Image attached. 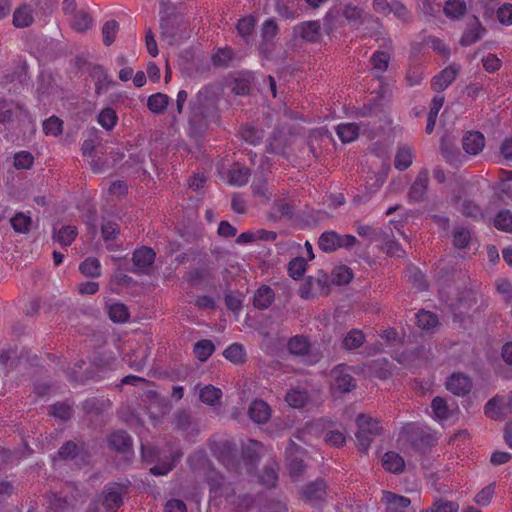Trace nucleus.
Segmentation results:
<instances>
[{
    "mask_svg": "<svg viewBox=\"0 0 512 512\" xmlns=\"http://www.w3.org/2000/svg\"><path fill=\"white\" fill-rule=\"evenodd\" d=\"M50 414L62 421H68L72 416V407L64 402H58L51 406Z\"/></svg>",
    "mask_w": 512,
    "mask_h": 512,
    "instance_id": "obj_62",
    "label": "nucleus"
},
{
    "mask_svg": "<svg viewBox=\"0 0 512 512\" xmlns=\"http://www.w3.org/2000/svg\"><path fill=\"white\" fill-rule=\"evenodd\" d=\"M93 362L100 372L112 371L118 366V360L112 352H105L95 356Z\"/></svg>",
    "mask_w": 512,
    "mask_h": 512,
    "instance_id": "obj_36",
    "label": "nucleus"
},
{
    "mask_svg": "<svg viewBox=\"0 0 512 512\" xmlns=\"http://www.w3.org/2000/svg\"><path fill=\"white\" fill-rule=\"evenodd\" d=\"M287 348L293 355L304 356L310 349V343L308 338L304 336H294L289 339Z\"/></svg>",
    "mask_w": 512,
    "mask_h": 512,
    "instance_id": "obj_39",
    "label": "nucleus"
},
{
    "mask_svg": "<svg viewBox=\"0 0 512 512\" xmlns=\"http://www.w3.org/2000/svg\"><path fill=\"white\" fill-rule=\"evenodd\" d=\"M110 319L115 323L126 322L129 318L127 307L123 303H113L108 308Z\"/></svg>",
    "mask_w": 512,
    "mask_h": 512,
    "instance_id": "obj_54",
    "label": "nucleus"
},
{
    "mask_svg": "<svg viewBox=\"0 0 512 512\" xmlns=\"http://www.w3.org/2000/svg\"><path fill=\"white\" fill-rule=\"evenodd\" d=\"M256 22V18L252 15L245 16L238 20L236 25L237 32L246 43H248V38L254 31Z\"/></svg>",
    "mask_w": 512,
    "mask_h": 512,
    "instance_id": "obj_45",
    "label": "nucleus"
},
{
    "mask_svg": "<svg viewBox=\"0 0 512 512\" xmlns=\"http://www.w3.org/2000/svg\"><path fill=\"white\" fill-rule=\"evenodd\" d=\"M412 160H413L412 150L409 147H401L398 149L396 156H395V160H394L395 168L400 171H404L408 167H410V165L412 164Z\"/></svg>",
    "mask_w": 512,
    "mask_h": 512,
    "instance_id": "obj_50",
    "label": "nucleus"
},
{
    "mask_svg": "<svg viewBox=\"0 0 512 512\" xmlns=\"http://www.w3.org/2000/svg\"><path fill=\"white\" fill-rule=\"evenodd\" d=\"M326 496V484L323 480H316L302 489V498L313 507H319Z\"/></svg>",
    "mask_w": 512,
    "mask_h": 512,
    "instance_id": "obj_13",
    "label": "nucleus"
},
{
    "mask_svg": "<svg viewBox=\"0 0 512 512\" xmlns=\"http://www.w3.org/2000/svg\"><path fill=\"white\" fill-rule=\"evenodd\" d=\"M309 400L308 392L304 389L292 388L285 396L286 403L292 408H303Z\"/></svg>",
    "mask_w": 512,
    "mask_h": 512,
    "instance_id": "obj_31",
    "label": "nucleus"
},
{
    "mask_svg": "<svg viewBox=\"0 0 512 512\" xmlns=\"http://www.w3.org/2000/svg\"><path fill=\"white\" fill-rule=\"evenodd\" d=\"M432 437L426 433L420 424L415 422L406 423L399 432V441L418 447L421 444L428 445Z\"/></svg>",
    "mask_w": 512,
    "mask_h": 512,
    "instance_id": "obj_8",
    "label": "nucleus"
},
{
    "mask_svg": "<svg viewBox=\"0 0 512 512\" xmlns=\"http://www.w3.org/2000/svg\"><path fill=\"white\" fill-rule=\"evenodd\" d=\"M343 17L352 26H359L365 17V10L352 3L345 5L343 9Z\"/></svg>",
    "mask_w": 512,
    "mask_h": 512,
    "instance_id": "obj_37",
    "label": "nucleus"
},
{
    "mask_svg": "<svg viewBox=\"0 0 512 512\" xmlns=\"http://www.w3.org/2000/svg\"><path fill=\"white\" fill-rule=\"evenodd\" d=\"M365 341V335L362 330L352 329L343 339V347L347 350L359 348Z\"/></svg>",
    "mask_w": 512,
    "mask_h": 512,
    "instance_id": "obj_49",
    "label": "nucleus"
},
{
    "mask_svg": "<svg viewBox=\"0 0 512 512\" xmlns=\"http://www.w3.org/2000/svg\"><path fill=\"white\" fill-rule=\"evenodd\" d=\"M382 502L386 505V512H405L411 504L409 498L390 491L383 492Z\"/></svg>",
    "mask_w": 512,
    "mask_h": 512,
    "instance_id": "obj_22",
    "label": "nucleus"
},
{
    "mask_svg": "<svg viewBox=\"0 0 512 512\" xmlns=\"http://www.w3.org/2000/svg\"><path fill=\"white\" fill-rule=\"evenodd\" d=\"M182 455V452L178 450L172 452L166 460H159L156 465L150 469V473L155 476L167 475L175 467Z\"/></svg>",
    "mask_w": 512,
    "mask_h": 512,
    "instance_id": "obj_25",
    "label": "nucleus"
},
{
    "mask_svg": "<svg viewBox=\"0 0 512 512\" xmlns=\"http://www.w3.org/2000/svg\"><path fill=\"white\" fill-rule=\"evenodd\" d=\"M58 456L63 460H73L77 465L89 463L87 451L84 450L82 445L78 446L73 441H67L63 444L58 451Z\"/></svg>",
    "mask_w": 512,
    "mask_h": 512,
    "instance_id": "obj_12",
    "label": "nucleus"
},
{
    "mask_svg": "<svg viewBox=\"0 0 512 512\" xmlns=\"http://www.w3.org/2000/svg\"><path fill=\"white\" fill-rule=\"evenodd\" d=\"M169 102L170 98L168 95L158 92L148 97L147 107L154 114H162Z\"/></svg>",
    "mask_w": 512,
    "mask_h": 512,
    "instance_id": "obj_34",
    "label": "nucleus"
},
{
    "mask_svg": "<svg viewBox=\"0 0 512 512\" xmlns=\"http://www.w3.org/2000/svg\"><path fill=\"white\" fill-rule=\"evenodd\" d=\"M462 146L467 154L477 155L485 147V137L481 132L469 131L463 136Z\"/></svg>",
    "mask_w": 512,
    "mask_h": 512,
    "instance_id": "obj_20",
    "label": "nucleus"
},
{
    "mask_svg": "<svg viewBox=\"0 0 512 512\" xmlns=\"http://www.w3.org/2000/svg\"><path fill=\"white\" fill-rule=\"evenodd\" d=\"M21 109L18 104L12 101L0 100V123L8 124L12 121L16 110Z\"/></svg>",
    "mask_w": 512,
    "mask_h": 512,
    "instance_id": "obj_55",
    "label": "nucleus"
},
{
    "mask_svg": "<svg viewBox=\"0 0 512 512\" xmlns=\"http://www.w3.org/2000/svg\"><path fill=\"white\" fill-rule=\"evenodd\" d=\"M156 257L155 251L147 246L137 248L132 257V261L137 271L147 273Z\"/></svg>",
    "mask_w": 512,
    "mask_h": 512,
    "instance_id": "obj_14",
    "label": "nucleus"
},
{
    "mask_svg": "<svg viewBox=\"0 0 512 512\" xmlns=\"http://www.w3.org/2000/svg\"><path fill=\"white\" fill-rule=\"evenodd\" d=\"M278 481V464L275 461L267 463L259 476V482L267 487H275Z\"/></svg>",
    "mask_w": 512,
    "mask_h": 512,
    "instance_id": "obj_30",
    "label": "nucleus"
},
{
    "mask_svg": "<svg viewBox=\"0 0 512 512\" xmlns=\"http://www.w3.org/2000/svg\"><path fill=\"white\" fill-rule=\"evenodd\" d=\"M331 376L333 379L331 389L334 393H348L355 388V381L352 375L348 372V367L339 365L335 367Z\"/></svg>",
    "mask_w": 512,
    "mask_h": 512,
    "instance_id": "obj_11",
    "label": "nucleus"
},
{
    "mask_svg": "<svg viewBox=\"0 0 512 512\" xmlns=\"http://www.w3.org/2000/svg\"><path fill=\"white\" fill-rule=\"evenodd\" d=\"M224 357L234 364L242 363L245 360V351L241 344L233 343L223 352Z\"/></svg>",
    "mask_w": 512,
    "mask_h": 512,
    "instance_id": "obj_53",
    "label": "nucleus"
},
{
    "mask_svg": "<svg viewBox=\"0 0 512 512\" xmlns=\"http://www.w3.org/2000/svg\"><path fill=\"white\" fill-rule=\"evenodd\" d=\"M358 243L355 236L351 234H339L336 231H324L318 240L319 248L325 253H332L341 248L351 249Z\"/></svg>",
    "mask_w": 512,
    "mask_h": 512,
    "instance_id": "obj_6",
    "label": "nucleus"
},
{
    "mask_svg": "<svg viewBox=\"0 0 512 512\" xmlns=\"http://www.w3.org/2000/svg\"><path fill=\"white\" fill-rule=\"evenodd\" d=\"M209 448L212 455L221 462L228 471L236 474L255 473L260 455L264 449L261 442L249 439L242 445L241 457H237L236 445L224 437H212L209 439Z\"/></svg>",
    "mask_w": 512,
    "mask_h": 512,
    "instance_id": "obj_1",
    "label": "nucleus"
},
{
    "mask_svg": "<svg viewBox=\"0 0 512 512\" xmlns=\"http://www.w3.org/2000/svg\"><path fill=\"white\" fill-rule=\"evenodd\" d=\"M495 493V483H491L481 489L474 497V502L482 507L488 506Z\"/></svg>",
    "mask_w": 512,
    "mask_h": 512,
    "instance_id": "obj_59",
    "label": "nucleus"
},
{
    "mask_svg": "<svg viewBox=\"0 0 512 512\" xmlns=\"http://www.w3.org/2000/svg\"><path fill=\"white\" fill-rule=\"evenodd\" d=\"M78 234L77 228L72 225L63 226L54 234V240L61 246L67 247L72 244Z\"/></svg>",
    "mask_w": 512,
    "mask_h": 512,
    "instance_id": "obj_44",
    "label": "nucleus"
},
{
    "mask_svg": "<svg viewBox=\"0 0 512 512\" xmlns=\"http://www.w3.org/2000/svg\"><path fill=\"white\" fill-rule=\"evenodd\" d=\"M336 133L343 143H350L358 138L359 126L355 123H341L336 127Z\"/></svg>",
    "mask_w": 512,
    "mask_h": 512,
    "instance_id": "obj_32",
    "label": "nucleus"
},
{
    "mask_svg": "<svg viewBox=\"0 0 512 512\" xmlns=\"http://www.w3.org/2000/svg\"><path fill=\"white\" fill-rule=\"evenodd\" d=\"M10 222L16 232L25 233L29 230L31 218L23 213H17L11 218Z\"/></svg>",
    "mask_w": 512,
    "mask_h": 512,
    "instance_id": "obj_63",
    "label": "nucleus"
},
{
    "mask_svg": "<svg viewBox=\"0 0 512 512\" xmlns=\"http://www.w3.org/2000/svg\"><path fill=\"white\" fill-rule=\"evenodd\" d=\"M278 33V25L274 19H267L261 27V36L263 42H271Z\"/></svg>",
    "mask_w": 512,
    "mask_h": 512,
    "instance_id": "obj_64",
    "label": "nucleus"
},
{
    "mask_svg": "<svg viewBox=\"0 0 512 512\" xmlns=\"http://www.w3.org/2000/svg\"><path fill=\"white\" fill-rule=\"evenodd\" d=\"M321 26L319 21H304L297 24L294 34L306 42H316L320 37Z\"/></svg>",
    "mask_w": 512,
    "mask_h": 512,
    "instance_id": "obj_17",
    "label": "nucleus"
},
{
    "mask_svg": "<svg viewBox=\"0 0 512 512\" xmlns=\"http://www.w3.org/2000/svg\"><path fill=\"white\" fill-rule=\"evenodd\" d=\"M275 300V292L268 285H261L254 293L253 306L259 310L268 309Z\"/></svg>",
    "mask_w": 512,
    "mask_h": 512,
    "instance_id": "obj_24",
    "label": "nucleus"
},
{
    "mask_svg": "<svg viewBox=\"0 0 512 512\" xmlns=\"http://www.w3.org/2000/svg\"><path fill=\"white\" fill-rule=\"evenodd\" d=\"M446 388L456 396H465L470 392L472 382L462 373H453L446 381Z\"/></svg>",
    "mask_w": 512,
    "mask_h": 512,
    "instance_id": "obj_15",
    "label": "nucleus"
},
{
    "mask_svg": "<svg viewBox=\"0 0 512 512\" xmlns=\"http://www.w3.org/2000/svg\"><path fill=\"white\" fill-rule=\"evenodd\" d=\"M219 96L220 88L214 85L202 87L189 103L190 118L192 125L207 126L211 122L219 121Z\"/></svg>",
    "mask_w": 512,
    "mask_h": 512,
    "instance_id": "obj_2",
    "label": "nucleus"
},
{
    "mask_svg": "<svg viewBox=\"0 0 512 512\" xmlns=\"http://www.w3.org/2000/svg\"><path fill=\"white\" fill-rule=\"evenodd\" d=\"M353 278L352 270L345 266L341 265L335 267L331 273V282L335 285L342 286L350 283Z\"/></svg>",
    "mask_w": 512,
    "mask_h": 512,
    "instance_id": "obj_46",
    "label": "nucleus"
},
{
    "mask_svg": "<svg viewBox=\"0 0 512 512\" xmlns=\"http://www.w3.org/2000/svg\"><path fill=\"white\" fill-rule=\"evenodd\" d=\"M432 415L439 423H444L452 416V411L449 409L447 402L442 397H435L431 402Z\"/></svg>",
    "mask_w": 512,
    "mask_h": 512,
    "instance_id": "obj_29",
    "label": "nucleus"
},
{
    "mask_svg": "<svg viewBox=\"0 0 512 512\" xmlns=\"http://www.w3.org/2000/svg\"><path fill=\"white\" fill-rule=\"evenodd\" d=\"M428 181H429L428 171L427 170L420 171L409 190L408 195H409V199L412 202H419L424 199V197L427 193Z\"/></svg>",
    "mask_w": 512,
    "mask_h": 512,
    "instance_id": "obj_21",
    "label": "nucleus"
},
{
    "mask_svg": "<svg viewBox=\"0 0 512 512\" xmlns=\"http://www.w3.org/2000/svg\"><path fill=\"white\" fill-rule=\"evenodd\" d=\"M71 16V27L77 32H85L92 25V18L85 9H79Z\"/></svg>",
    "mask_w": 512,
    "mask_h": 512,
    "instance_id": "obj_33",
    "label": "nucleus"
},
{
    "mask_svg": "<svg viewBox=\"0 0 512 512\" xmlns=\"http://www.w3.org/2000/svg\"><path fill=\"white\" fill-rule=\"evenodd\" d=\"M222 391L221 389L213 386V385H206L204 386L199 393V397L201 402L214 406L216 405L220 399L222 398Z\"/></svg>",
    "mask_w": 512,
    "mask_h": 512,
    "instance_id": "obj_41",
    "label": "nucleus"
},
{
    "mask_svg": "<svg viewBox=\"0 0 512 512\" xmlns=\"http://www.w3.org/2000/svg\"><path fill=\"white\" fill-rule=\"evenodd\" d=\"M98 124L107 131L112 130L117 122L118 116L114 109L106 107L100 111L97 117Z\"/></svg>",
    "mask_w": 512,
    "mask_h": 512,
    "instance_id": "obj_43",
    "label": "nucleus"
},
{
    "mask_svg": "<svg viewBox=\"0 0 512 512\" xmlns=\"http://www.w3.org/2000/svg\"><path fill=\"white\" fill-rule=\"evenodd\" d=\"M33 9L29 4H22L13 14V25L17 28H25L33 23Z\"/></svg>",
    "mask_w": 512,
    "mask_h": 512,
    "instance_id": "obj_27",
    "label": "nucleus"
},
{
    "mask_svg": "<svg viewBox=\"0 0 512 512\" xmlns=\"http://www.w3.org/2000/svg\"><path fill=\"white\" fill-rule=\"evenodd\" d=\"M356 423L358 427L357 446L363 453H367L374 437L381 434L382 426L378 419L365 414L358 415Z\"/></svg>",
    "mask_w": 512,
    "mask_h": 512,
    "instance_id": "obj_4",
    "label": "nucleus"
},
{
    "mask_svg": "<svg viewBox=\"0 0 512 512\" xmlns=\"http://www.w3.org/2000/svg\"><path fill=\"white\" fill-rule=\"evenodd\" d=\"M240 137L247 143L257 145L264 136L263 130L257 129L251 125L242 126L239 131Z\"/></svg>",
    "mask_w": 512,
    "mask_h": 512,
    "instance_id": "obj_48",
    "label": "nucleus"
},
{
    "mask_svg": "<svg viewBox=\"0 0 512 512\" xmlns=\"http://www.w3.org/2000/svg\"><path fill=\"white\" fill-rule=\"evenodd\" d=\"M209 485V501L215 506H231L237 511L248 508L252 503L250 495L237 496L230 483H226L221 473L210 470L206 477Z\"/></svg>",
    "mask_w": 512,
    "mask_h": 512,
    "instance_id": "obj_3",
    "label": "nucleus"
},
{
    "mask_svg": "<svg viewBox=\"0 0 512 512\" xmlns=\"http://www.w3.org/2000/svg\"><path fill=\"white\" fill-rule=\"evenodd\" d=\"M494 225L498 230L511 232L512 231V212L504 209L497 213L494 219Z\"/></svg>",
    "mask_w": 512,
    "mask_h": 512,
    "instance_id": "obj_56",
    "label": "nucleus"
},
{
    "mask_svg": "<svg viewBox=\"0 0 512 512\" xmlns=\"http://www.w3.org/2000/svg\"><path fill=\"white\" fill-rule=\"evenodd\" d=\"M444 104L443 96H435L430 105V111L427 116V124H426V133L431 134L434 131V127L436 124V120L439 114L440 109Z\"/></svg>",
    "mask_w": 512,
    "mask_h": 512,
    "instance_id": "obj_35",
    "label": "nucleus"
},
{
    "mask_svg": "<svg viewBox=\"0 0 512 512\" xmlns=\"http://www.w3.org/2000/svg\"><path fill=\"white\" fill-rule=\"evenodd\" d=\"M306 261L302 257L292 259L288 264V273L294 280H299L303 277L306 271Z\"/></svg>",
    "mask_w": 512,
    "mask_h": 512,
    "instance_id": "obj_58",
    "label": "nucleus"
},
{
    "mask_svg": "<svg viewBox=\"0 0 512 512\" xmlns=\"http://www.w3.org/2000/svg\"><path fill=\"white\" fill-rule=\"evenodd\" d=\"M160 28L162 38L169 45H179L190 37L188 24L176 16L161 18Z\"/></svg>",
    "mask_w": 512,
    "mask_h": 512,
    "instance_id": "obj_5",
    "label": "nucleus"
},
{
    "mask_svg": "<svg viewBox=\"0 0 512 512\" xmlns=\"http://www.w3.org/2000/svg\"><path fill=\"white\" fill-rule=\"evenodd\" d=\"M251 176L250 169L239 163L234 164L228 172V182L231 185L241 187L245 185Z\"/></svg>",
    "mask_w": 512,
    "mask_h": 512,
    "instance_id": "obj_26",
    "label": "nucleus"
},
{
    "mask_svg": "<svg viewBox=\"0 0 512 512\" xmlns=\"http://www.w3.org/2000/svg\"><path fill=\"white\" fill-rule=\"evenodd\" d=\"M108 444L111 449L126 453L132 448V438L127 432L118 430L109 435Z\"/></svg>",
    "mask_w": 512,
    "mask_h": 512,
    "instance_id": "obj_23",
    "label": "nucleus"
},
{
    "mask_svg": "<svg viewBox=\"0 0 512 512\" xmlns=\"http://www.w3.org/2000/svg\"><path fill=\"white\" fill-rule=\"evenodd\" d=\"M390 61V56L387 52L384 51H376L373 53L371 57V63L373 65V70L379 73H383L387 70L388 64Z\"/></svg>",
    "mask_w": 512,
    "mask_h": 512,
    "instance_id": "obj_60",
    "label": "nucleus"
},
{
    "mask_svg": "<svg viewBox=\"0 0 512 512\" xmlns=\"http://www.w3.org/2000/svg\"><path fill=\"white\" fill-rule=\"evenodd\" d=\"M231 48H219L212 56V63L216 67H227L233 59Z\"/></svg>",
    "mask_w": 512,
    "mask_h": 512,
    "instance_id": "obj_57",
    "label": "nucleus"
},
{
    "mask_svg": "<svg viewBox=\"0 0 512 512\" xmlns=\"http://www.w3.org/2000/svg\"><path fill=\"white\" fill-rule=\"evenodd\" d=\"M215 351V345L211 340L203 339L200 341H197L194 344L193 352L196 356V358L201 361L205 362L209 359V357L214 353Z\"/></svg>",
    "mask_w": 512,
    "mask_h": 512,
    "instance_id": "obj_40",
    "label": "nucleus"
},
{
    "mask_svg": "<svg viewBox=\"0 0 512 512\" xmlns=\"http://www.w3.org/2000/svg\"><path fill=\"white\" fill-rule=\"evenodd\" d=\"M512 412V391L506 396H495L490 399L485 407L484 413L487 417L498 420Z\"/></svg>",
    "mask_w": 512,
    "mask_h": 512,
    "instance_id": "obj_9",
    "label": "nucleus"
},
{
    "mask_svg": "<svg viewBox=\"0 0 512 512\" xmlns=\"http://www.w3.org/2000/svg\"><path fill=\"white\" fill-rule=\"evenodd\" d=\"M287 465L289 469L290 476L293 479L298 478L302 475L305 470L304 464V450L295 444L294 442H290L285 451Z\"/></svg>",
    "mask_w": 512,
    "mask_h": 512,
    "instance_id": "obj_10",
    "label": "nucleus"
},
{
    "mask_svg": "<svg viewBox=\"0 0 512 512\" xmlns=\"http://www.w3.org/2000/svg\"><path fill=\"white\" fill-rule=\"evenodd\" d=\"M382 465L386 471L397 474L404 470L405 461L397 452L388 451L382 458Z\"/></svg>",
    "mask_w": 512,
    "mask_h": 512,
    "instance_id": "obj_28",
    "label": "nucleus"
},
{
    "mask_svg": "<svg viewBox=\"0 0 512 512\" xmlns=\"http://www.w3.org/2000/svg\"><path fill=\"white\" fill-rule=\"evenodd\" d=\"M43 132L47 136L57 137L63 132V121L57 116H51L43 122Z\"/></svg>",
    "mask_w": 512,
    "mask_h": 512,
    "instance_id": "obj_52",
    "label": "nucleus"
},
{
    "mask_svg": "<svg viewBox=\"0 0 512 512\" xmlns=\"http://www.w3.org/2000/svg\"><path fill=\"white\" fill-rule=\"evenodd\" d=\"M460 71L457 64H452L444 68L440 73L435 75L432 79L431 86L435 91L445 90L456 78Z\"/></svg>",
    "mask_w": 512,
    "mask_h": 512,
    "instance_id": "obj_16",
    "label": "nucleus"
},
{
    "mask_svg": "<svg viewBox=\"0 0 512 512\" xmlns=\"http://www.w3.org/2000/svg\"><path fill=\"white\" fill-rule=\"evenodd\" d=\"M416 325L422 330H431L438 324V317L435 313L426 311L424 309L419 310L415 314Z\"/></svg>",
    "mask_w": 512,
    "mask_h": 512,
    "instance_id": "obj_38",
    "label": "nucleus"
},
{
    "mask_svg": "<svg viewBox=\"0 0 512 512\" xmlns=\"http://www.w3.org/2000/svg\"><path fill=\"white\" fill-rule=\"evenodd\" d=\"M119 30V24L115 20H109L104 23L102 28L103 42L106 46H110L115 38L116 34Z\"/></svg>",
    "mask_w": 512,
    "mask_h": 512,
    "instance_id": "obj_61",
    "label": "nucleus"
},
{
    "mask_svg": "<svg viewBox=\"0 0 512 512\" xmlns=\"http://www.w3.org/2000/svg\"><path fill=\"white\" fill-rule=\"evenodd\" d=\"M130 482H110L102 492V505L107 512H116L123 504V496L128 493Z\"/></svg>",
    "mask_w": 512,
    "mask_h": 512,
    "instance_id": "obj_7",
    "label": "nucleus"
},
{
    "mask_svg": "<svg viewBox=\"0 0 512 512\" xmlns=\"http://www.w3.org/2000/svg\"><path fill=\"white\" fill-rule=\"evenodd\" d=\"M485 31L486 30L482 26L479 19L477 17H473L463 32V35L460 39V45L466 47L476 43L483 37Z\"/></svg>",
    "mask_w": 512,
    "mask_h": 512,
    "instance_id": "obj_18",
    "label": "nucleus"
},
{
    "mask_svg": "<svg viewBox=\"0 0 512 512\" xmlns=\"http://www.w3.org/2000/svg\"><path fill=\"white\" fill-rule=\"evenodd\" d=\"M271 413V407L264 400L255 399L249 405L248 415L250 419L255 423H266L270 419Z\"/></svg>",
    "mask_w": 512,
    "mask_h": 512,
    "instance_id": "obj_19",
    "label": "nucleus"
},
{
    "mask_svg": "<svg viewBox=\"0 0 512 512\" xmlns=\"http://www.w3.org/2000/svg\"><path fill=\"white\" fill-rule=\"evenodd\" d=\"M342 25L338 9L329 10L323 18V28L327 34H331Z\"/></svg>",
    "mask_w": 512,
    "mask_h": 512,
    "instance_id": "obj_51",
    "label": "nucleus"
},
{
    "mask_svg": "<svg viewBox=\"0 0 512 512\" xmlns=\"http://www.w3.org/2000/svg\"><path fill=\"white\" fill-rule=\"evenodd\" d=\"M79 271L86 277H99L101 275V263L97 258L88 257L80 263Z\"/></svg>",
    "mask_w": 512,
    "mask_h": 512,
    "instance_id": "obj_42",
    "label": "nucleus"
},
{
    "mask_svg": "<svg viewBox=\"0 0 512 512\" xmlns=\"http://www.w3.org/2000/svg\"><path fill=\"white\" fill-rule=\"evenodd\" d=\"M466 8V3L463 0H447L443 10L447 17L458 19L464 15Z\"/></svg>",
    "mask_w": 512,
    "mask_h": 512,
    "instance_id": "obj_47",
    "label": "nucleus"
}]
</instances>
